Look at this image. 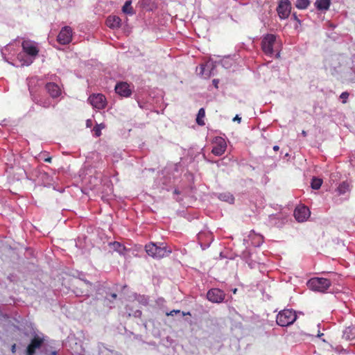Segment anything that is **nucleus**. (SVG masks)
Listing matches in <instances>:
<instances>
[{
	"mask_svg": "<svg viewBox=\"0 0 355 355\" xmlns=\"http://www.w3.org/2000/svg\"><path fill=\"white\" fill-rule=\"evenodd\" d=\"M110 297L114 300H116L117 295L116 293H112L110 295Z\"/></svg>",
	"mask_w": 355,
	"mask_h": 355,
	"instance_id": "40",
	"label": "nucleus"
},
{
	"mask_svg": "<svg viewBox=\"0 0 355 355\" xmlns=\"http://www.w3.org/2000/svg\"><path fill=\"white\" fill-rule=\"evenodd\" d=\"M121 19L116 15H110L106 19V24L111 28H117L121 26Z\"/></svg>",
	"mask_w": 355,
	"mask_h": 355,
	"instance_id": "20",
	"label": "nucleus"
},
{
	"mask_svg": "<svg viewBox=\"0 0 355 355\" xmlns=\"http://www.w3.org/2000/svg\"><path fill=\"white\" fill-rule=\"evenodd\" d=\"M217 198L221 200L230 204H233L234 202V196L229 192H224L217 194Z\"/></svg>",
	"mask_w": 355,
	"mask_h": 355,
	"instance_id": "23",
	"label": "nucleus"
},
{
	"mask_svg": "<svg viewBox=\"0 0 355 355\" xmlns=\"http://www.w3.org/2000/svg\"><path fill=\"white\" fill-rule=\"evenodd\" d=\"M15 347H16V345H13L12 346V352L13 353H14V352H15Z\"/></svg>",
	"mask_w": 355,
	"mask_h": 355,
	"instance_id": "46",
	"label": "nucleus"
},
{
	"mask_svg": "<svg viewBox=\"0 0 355 355\" xmlns=\"http://www.w3.org/2000/svg\"><path fill=\"white\" fill-rule=\"evenodd\" d=\"M105 125L103 123L96 124L93 128L94 135L96 137H100L101 135V130L104 128Z\"/></svg>",
	"mask_w": 355,
	"mask_h": 355,
	"instance_id": "29",
	"label": "nucleus"
},
{
	"mask_svg": "<svg viewBox=\"0 0 355 355\" xmlns=\"http://www.w3.org/2000/svg\"><path fill=\"white\" fill-rule=\"evenodd\" d=\"M40 157L46 162H51L52 159L51 157L49 156V153L47 152L42 153Z\"/></svg>",
	"mask_w": 355,
	"mask_h": 355,
	"instance_id": "32",
	"label": "nucleus"
},
{
	"mask_svg": "<svg viewBox=\"0 0 355 355\" xmlns=\"http://www.w3.org/2000/svg\"><path fill=\"white\" fill-rule=\"evenodd\" d=\"M44 343V339L39 336H35L26 349V355H35V350L40 349Z\"/></svg>",
	"mask_w": 355,
	"mask_h": 355,
	"instance_id": "14",
	"label": "nucleus"
},
{
	"mask_svg": "<svg viewBox=\"0 0 355 355\" xmlns=\"http://www.w3.org/2000/svg\"><path fill=\"white\" fill-rule=\"evenodd\" d=\"M349 93L347 92H343L340 95V98L342 100V103H347V101L349 98Z\"/></svg>",
	"mask_w": 355,
	"mask_h": 355,
	"instance_id": "33",
	"label": "nucleus"
},
{
	"mask_svg": "<svg viewBox=\"0 0 355 355\" xmlns=\"http://www.w3.org/2000/svg\"><path fill=\"white\" fill-rule=\"evenodd\" d=\"M73 31L71 27L65 26L62 27L57 37V41L62 45L69 44L72 41Z\"/></svg>",
	"mask_w": 355,
	"mask_h": 355,
	"instance_id": "6",
	"label": "nucleus"
},
{
	"mask_svg": "<svg viewBox=\"0 0 355 355\" xmlns=\"http://www.w3.org/2000/svg\"><path fill=\"white\" fill-rule=\"evenodd\" d=\"M302 135L303 137H306V135H307L306 132L305 130H302Z\"/></svg>",
	"mask_w": 355,
	"mask_h": 355,
	"instance_id": "45",
	"label": "nucleus"
},
{
	"mask_svg": "<svg viewBox=\"0 0 355 355\" xmlns=\"http://www.w3.org/2000/svg\"><path fill=\"white\" fill-rule=\"evenodd\" d=\"M197 239L201 248L205 250L210 246L214 240V236L211 232L204 230L198 234Z\"/></svg>",
	"mask_w": 355,
	"mask_h": 355,
	"instance_id": "8",
	"label": "nucleus"
},
{
	"mask_svg": "<svg viewBox=\"0 0 355 355\" xmlns=\"http://www.w3.org/2000/svg\"><path fill=\"white\" fill-rule=\"evenodd\" d=\"M108 245L114 251L118 252L121 256H125L128 251L123 244L118 241L110 242Z\"/></svg>",
	"mask_w": 355,
	"mask_h": 355,
	"instance_id": "18",
	"label": "nucleus"
},
{
	"mask_svg": "<svg viewBox=\"0 0 355 355\" xmlns=\"http://www.w3.org/2000/svg\"><path fill=\"white\" fill-rule=\"evenodd\" d=\"M173 193H174V194H177V195L180 193V191L178 189H175L174 190Z\"/></svg>",
	"mask_w": 355,
	"mask_h": 355,
	"instance_id": "44",
	"label": "nucleus"
},
{
	"mask_svg": "<svg viewBox=\"0 0 355 355\" xmlns=\"http://www.w3.org/2000/svg\"><path fill=\"white\" fill-rule=\"evenodd\" d=\"M141 315H142V312L140 310H136L133 313V316L135 318H140L141 316Z\"/></svg>",
	"mask_w": 355,
	"mask_h": 355,
	"instance_id": "35",
	"label": "nucleus"
},
{
	"mask_svg": "<svg viewBox=\"0 0 355 355\" xmlns=\"http://www.w3.org/2000/svg\"><path fill=\"white\" fill-rule=\"evenodd\" d=\"M57 354H58V352L56 351H53V352H51L50 355H57Z\"/></svg>",
	"mask_w": 355,
	"mask_h": 355,
	"instance_id": "47",
	"label": "nucleus"
},
{
	"mask_svg": "<svg viewBox=\"0 0 355 355\" xmlns=\"http://www.w3.org/2000/svg\"><path fill=\"white\" fill-rule=\"evenodd\" d=\"M33 101L37 105L44 107L49 108L52 105L51 101L50 98L46 96H33Z\"/></svg>",
	"mask_w": 355,
	"mask_h": 355,
	"instance_id": "19",
	"label": "nucleus"
},
{
	"mask_svg": "<svg viewBox=\"0 0 355 355\" xmlns=\"http://www.w3.org/2000/svg\"><path fill=\"white\" fill-rule=\"evenodd\" d=\"M83 281H84V282H85L86 284H87V285H92V283H91L89 281H88V280H87V279H83Z\"/></svg>",
	"mask_w": 355,
	"mask_h": 355,
	"instance_id": "43",
	"label": "nucleus"
},
{
	"mask_svg": "<svg viewBox=\"0 0 355 355\" xmlns=\"http://www.w3.org/2000/svg\"><path fill=\"white\" fill-rule=\"evenodd\" d=\"M250 244L254 247H259L263 242V236L259 234H256L254 231H251L249 236Z\"/></svg>",
	"mask_w": 355,
	"mask_h": 355,
	"instance_id": "17",
	"label": "nucleus"
},
{
	"mask_svg": "<svg viewBox=\"0 0 355 355\" xmlns=\"http://www.w3.org/2000/svg\"><path fill=\"white\" fill-rule=\"evenodd\" d=\"M322 180L320 178H313L311 182V187L313 189L318 190L320 188Z\"/></svg>",
	"mask_w": 355,
	"mask_h": 355,
	"instance_id": "27",
	"label": "nucleus"
},
{
	"mask_svg": "<svg viewBox=\"0 0 355 355\" xmlns=\"http://www.w3.org/2000/svg\"><path fill=\"white\" fill-rule=\"evenodd\" d=\"M115 92L119 96L123 97H129L132 94V90L130 88L129 84L125 82H121L116 85Z\"/></svg>",
	"mask_w": 355,
	"mask_h": 355,
	"instance_id": "15",
	"label": "nucleus"
},
{
	"mask_svg": "<svg viewBox=\"0 0 355 355\" xmlns=\"http://www.w3.org/2000/svg\"><path fill=\"white\" fill-rule=\"evenodd\" d=\"M331 285V281L327 278L312 277L307 282L308 288L315 292L325 293Z\"/></svg>",
	"mask_w": 355,
	"mask_h": 355,
	"instance_id": "4",
	"label": "nucleus"
},
{
	"mask_svg": "<svg viewBox=\"0 0 355 355\" xmlns=\"http://www.w3.org/2000/svg\"><path fill=\"white\" fill-rule=\"evenodd\" d=\"M145 251L148 256L157 259L167 257L172 252L171 248L163 243L158 245L153 242L145 245Z\"/></svg>",
	"mask_w": 355,
	"mask_h": 355,
	"instance_id": "3",
	"label": "nucleus"
},
{
	"mask_svg": "<svg viewBox=\"0 0 355 355\" xmlns=\"http://www.w3.org/2000/svg\"><path fill=\"white\" fill-rule=\"evenodd\" d=\"M227 149V143L225 139L217 137L214 139L211 153L216 156H221Z\"/></svg>",
	"mask_w": 355,
	"mask_h": 355,
	"instance_id": "11",
	"label": "nucleus"
},
{
	"mask_svg": "<svg viewBox=\"0 0 355 355\" xmlns=\"http://www.w3.org/2000/svg\"><path fill=\"white\" fill-rule=\"evenodd\" d=\"M234 121H238L239 123L241 121V117L239 116V115L236 114L235 117L233 119Z\"/></svg>",
	"mask_w": 355,
	"mask_h": 355,
	"instance_id": "38",
	"label": "nucleus"
},
{
	"mask_svg": "<svg viewBox=\"0 0 355 355\" xmlns=\"http://www.w3.org/2000/svg\"><path fill=\"white\" fill-rule=\"evenodd\" d=\"M162 184H163L162 189H166V190H168V189L166 187V182H165V181H164V182H162Z\"/></svg>",
	"mask_w": 355,
	"mask_h": 355,
	"instance_id": "41",
	"label": "nucleus"
},
{
	"mask_svg": "<svg viewBox=\"0 0 355 355\" xmlns=\"http://www.w3.org/2000/svg\"><path fill=\"white\" fill-rule=\"evenodd\" d=\"M89 103L93 107L102 110L107 105V101L105 96L102 94H94L88 98Z\"/></svg>",
	"mask_w": 355,
	"mask_h": 355,
	"instance_id": "9",
	"label": "nucleus"
},
{
	"mask_svg": "<svg viewBox=\"0 0 355 355\" xmlns=\"http://www.w3.org/2000/svg\"><path fill=\"white\" fill-rule=\"evenodd\" d=\"M92 123V120H91V119H87V120L86 121V125H87V127H91Z\"/></svg>",
	"mask_w": 355,
	"mask_h": 355,
	"instance_id": "39",
	"label": "nucleus"
},
{
	"mask_svg": "<svg viewBox=\"0 0 355 355\" xmlns=\"http://www.w3.org/2000/svg\"><path fill=\"white\" fill-rule=\"evenodd\" d=\"M225 293L218 288H212L209 289L207 293V299L216 304L222 303L225 298Z\"/></svg>",
	"mask_w": 355,
	"mask_h": 355,
	"instance_id": "7",
	"label": "nucleus"
},
{
	"mask_svg": "<svg viewBox=\"0 0 355 355\" xmlns=\"http://www.w3.org/2000/svg\"><path fill=\"white\" fill-rule=\"evenodd\" d=\"M311 212L305 205L297 207L294 210V216L296 220L300 223L306 221L310 216Z\"/></svg>",
	"mask_w": 355,
	"mask_h": 355,
	"instance_id": "12",
	"label": "nucleus"
},
{
	"mask_svg": "<svg viewBox=\"0 0 355 355\" xmlns=\"http://www.w3.org/2000/svg\"><path fill=\"white\" fill-rule=\"evenodd\" d=\"M176 313H181L182 316L187 315H191L190 312H187V313H185L184 311L181 312L180 310H172L169 313H166V315L173 316Z\"/></svg>",
	"mask_w": 355,
	"mask_h": 355,
	"instance_id": "31",
	"label": "nucleus"
},
{
	"mask_svg": "<svg viewBox=\"0 0 355 355\" xmlns=\"http://www.w3.org/2000/svg\"><path fill=\"white\" fill-rule=\"evenodd\" d=\"M107 300H110L108 299V296H106L104 300V303H105Z\"/></svg>",
	"mask_w": 355,
	"mask_h": 355,
	"instance_id": "48",
	"label": "nucleus"
},
{
	"mask_svg": "<svg viewBox=\"0 0 355 355\" xmlns=\"http://www.w3.org/2000/svg\"><path fill=\"white\" fill-rule=\"evenodd\" d=\"M291 4L288 0H280L277 8V12L279 17L281 19H287L291 13Z\"/></svg>",
	"mask_w": 355,
	"mask_h": 355,
	"instance_id": "10",
	"label": "nucleus"
},
{
	"mask_svg": "<svg viewBox=\"0 0 355 355\" xmlns=\"http://www.w3.org/2000/svg\"><path fill=\"white\" fill-rule=\"evenodd\" d=\"M45 88L53 98L59 97L62 94L61 89L56 83H47L45 85Z\"/></svg>",
	"mask_w": 355,
	"mask_h": 355,
	"instance_id": "16",
	"label": "nucleus"
},
{
	"mask_svg": "<svg viewBox=\"0 0 355 355\" xmlns=\"http://www.w3.org/2000/svg\"><path fill=\"white\" fill-rule=\"evenodd\" d=\"M261 46L266 55L272 58L275 53L276 58L280 56V50L278 48L277 36L276 35L267 33L263 35Z\"/></svg>",
	"mask_w": 355,
	"mask_h": 355,
	"instance_id": "2",
	"label": "nucleus"
},
{
	"mask_svg": "<svg viewBox=\"0 0 355 355\" xmlns=\"http://www.w3.org/2000/svg\"><path fill=\"white\" fill-rule=\"evenodd\" d=\"M297 319L296 312L293 309H284L276 317V322L279 326L288 327L293 324Z\"/></svg>",
	"mask_w": 355,
	"mask_h": 355,
	"instance_id": "5",
	"label": "nucleus"
},
{
	"mask_svg": "<svg viewBox=\"0 0 355 355\" xmlns=\"http://www.w3.org/2000/svg\"><path fill=\"white\" fill-rule=\"evenodd\" d=\"M343 338L346 340H352L355 339V326L351 325L347 327L343 332Z\"/></svg>",
	"mask_w": 355,
	"mask_h": 355,
	"instance_id": "21",
	"label": "nucleus"
},
{
	"mask_svg": "<svg viewBox=\"0 0 355 355\" xmlns=\"http://www.w3.org/2000/svg\"><path fill=\"white\" fill-rule=\"evenodd\" d=\"M330 4V0H316L314 3L315 7L317 10L320 11H326L329 10Z\"/></svg>",
	"mask_w": 355,
	"mask_h": 355,
	"instance_id": "22",
	"label": "nucleus"
},
{
	"mask_svg": "<svg viewBox=\"0 0 355 355\" xmlns=\"http://www.w3.org/2000/svg\"><path fill=\"white\" fill-rule=\"evenodd\" d=\"M349 184L347 182H343L339 184L336 191L338 196L344 195L347 192L349 191Z\"/></svg>",
	"mask_w": 355,
	"mask_h": 355,
	"instance_id": "24",
	"label": "nucleus"
},
{
	"mask_svg": "<svg viewBox=\"0 0 355 355\" xmlns=\"http://www.w3.org/2000/svg\"><path fill=\"white\" fill-rule=\"evenodd\" d=\"M21 46L24 53H18L17 58L21 62V65L29 66L37 55L39 49L37 44L31 40H24Z\"/></svg>",
	"mask_w": 355,
	"mask_h": 355,
	"instance_id": "1",
	"label": "nucleus"
},
{
	"mask_svg": "<svg viewBox=\"0 0 355 355\" xmlns=\"http://www.w3.org/2000/svg\"><path fill=\"white\" fill-rule=\"evenodd\" d=\"M279 147L278 146L276 145V146H273V150L275 151H277V150H279Z\"/></svg>",
	"mask_w": 355,
	"mask_h": 355,
	"instance_id": "42",
	"label": "nucleus"
},
{
	"mask_svg": "<svg viewBox=\"0 0 355 355\" xmlns=\"http://www.w3.org/2000/svg\"><path fill=\"white\" fill-rule=\"evenodd\" d=\"M293 18L294 19V20H295L299 24H301V21L298 19L297 15L295 13H293Z\"/></svg>",
	"mask_w": 355,
	"mask_h": 355,
	"instance_id": "37",
	"label": "nucleus"
},
{
	"mask_svg": "<svg viewBox=\"0 0 355 355\" xmlns=\"http://www.w3.org/2000/svg\"><path fill=\"white\" fill-rule=\"evenodd\" d=\"M322 336H323V334H318V337H321Z\"/></svg>",
	"mask_w": 355,
	"mask_h": 355,
	"instance_id": "49",
	"label": "nucleus"
},
{
	"mask_svg": "<svg viewBox=\"0 0 355 355\" xmlns=\"http://www.w3.org/2000/svg\"><path fill=\"white\" fill-rule=\"evenodd\" d=\"M131 3H132V1L130 0L125 1V3H124V5L122 7L123 12L130 15H132L135 13L134 9L132 7Z\"/></svg>",
	"mask_w": 355,
	"mask_h": 355,
	"instance_id": "25",
	"label": "nucleus"
},
{
	"mask_svg": "<svg viewBox=\"0 0 355 355\" xmlns=\"http://www.w3.org/2000/svg\"><path fill=\"white\" fill-rule=\"evenodd\" d=\"M310 4L309 0H297L295 6L300 10L306 9Z\"/></svg>",
	"mask_w": 355,
	"mask_h": 355,
	"instance_id": "28",
	"label": "nucleus"
},
{
	"mask_svg": "<svg viewBox=\"0 0 355 355\" xmlns=\"http://www.w3.org/2000/svg\"><path fill=\"white\" fill-rule=\"evenodd\" d=\"M138 301L144 305L148 304V299L145 295H139Z\"/></svg>",
	"mask_w": 355,
	"mask_h": 355,
	"instance_id": "34",
	"label": "nucleus"
},
{
	"mask_svg": "<svg viewBox=\"0 0 355 355\" xmlns=\"http://www.w3.org/2000/svg\"><path fill=\"white\" fill-rule=\"evenodd\" d=\"M205 116V110L204 108L202 107L198 110L197 117H196V123L199 125H204L205 124V121H204Z\"/></svg>",
	"mask_w": 355,
	"mask_h": 355,
	"instance_id": "26",
	"label": "nucleus"
},
{
	"mask_svg": "<svg viewBox=\"0 0 355 355\" xmlns=\"http://www.w3.org/2000/svg\"><path fill=\"white\" fill-rule=\"evenodd\" d=\"M216 63L211 60H209L205 64L200 65V73L205 78H209L211 76L216 75L215 72Z\"/></svg>",
	"mask_w": 355,
	"mask_h": 355,
	"instance_id": "13",
	"label": "nucleus"
},
{
	"mask_svg": "<svg viewBox=\"0 0 355 355\" xmlns=\"http://www.w3.org/2000/svg\"><path fill=\"white\" fill-rule=\"evenodd\" d=\"M212 83H213V85L214 86V87L216 89L218 88V83H219V80L218 79H214L212 80Z\"/></svg>",
	"mask_w": 355,
	"mask_h": 355,
	"instance_id": "36",
	"label": "nucleus"
},
{
	"mask_svg": "<svg viewBox=\"0 0 355 355\" xmlns=\"http://www.w3.org/2000/svg\"><path fill=\"white\" fill-rule=\"evenodd\" d=\"M12 49V45L8 44L6 46H5L3 49H1V54H2L3 59L8 62H9L8 59L6 58V52L11 51Z\"/></svg>",
	"mask_w": 355,
	"mask_h": 355,
	"instance_id": "30",
	"label": "nucleus"
}]
</instances>
